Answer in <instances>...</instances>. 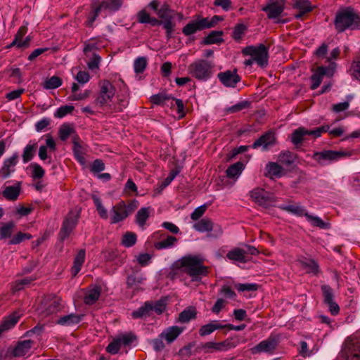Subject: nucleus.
Here are the masks:
<instances>
[{
	"mask_svg": "<svg viewBox=\"0 0 360 360\" xmlns=\"http://www.w3.org/2000/svg\"><path fill=\"white\" fill-rule=\"evenodd\" d=\"M178 269L191 278V281H200L203 276L208 274V267L203 264V259L196 255H186L175 262L174 264Z\"/></svg>",
	"mask_w": 360,
	"mask_h": 360,
	"instance_id": "nucleus-1",
	"label": "nucleus"
},
{
	"mask_svg": "<svg viewBox=\"0 0 360 360\" xmlns=\"http://www.w3.org/2000/svg\"><path fill=\"white\" fill-rule=\"evenodd\" d=\"M334 25L338 32H343L347 29H360V13L348 8L337 13Z\"/></svg>",
	"mask_w": 360,
	"mask_h": 360,
	"instance_id": "nucleus-2",
	"label": "nucleus"
},
{
	"mask_svg": "<svg viewBox=\"0 0 360 360\" xmlns=\"http://www.w3.org/2000/svg\"><path fill=\"white\" fill-rule=\"evenodd\" d=\"M214 63L205 59H198L188 67L189 75L200 81H207L214 75Z\"/></svg>",
	"mask_w": 360,
	"mask_h": 360,
	"instance_id": "nucleus-3",
	"label": "nucleus"
},
{
	"mask_svg": "<svg viewBox=\"0 0 360 360\" xmlns=\"http://www.w3.org/2000/svg\"><path fill=\"white\" fill-rule=\"evenodd\" d=\"M338 360H360V339L348 337L342 344Z\"/></svg>",
	"mask_w": 360,
	"mask_h": 360,
	"instance_id": "nucleus-4",
	"label": "nucleus"
},
{
	"mask_svg": "<svg viewBox=\"0 0 360 360\" xmlns=\"http://www.w3.org/2000/svg\"><path fill=\"white\" fill-rule=\"evenodd\" d=\"M243 56H250L259 67L268 65L269 49L263 44L257 46H248L242 49Z\"/></svg>",
	"mask_w": 360,
	"mask_h": 360,
	"instance_id": "nucleus-5",
	"label": "nucleus"
},
{
	"mask_svg": "<svg viewBox=\"0 0 360 360\" xmlns=\"http://www.w3.org/2000/svg\"><path fill=\"white\" fill-rule=\"evenodd\" d=\"M61 301L60 297L56 296L45 297L39 307V314L46 317L58 312L63 308Z\"/></svg>",
	"mask_w": 360,
	"mask_h": 360,
	"instance_id": "nucleus-6",
	"label": "nucleus"
},
{
	"mask_svg": "<svg viewBox=\"0 0 360 360\" xmlns=\"http://www.w3.org/2000/svg\"><path fill=\"white\" fill-rule=\"evenodd\" d=\"M115 93L113 85L108 80H103L100 83V92L95 102L96 105L103 106L111 101Z\"/></svg>",
	"mask_w": 360,
	"mask_h": 360,
	"instance_id": "nucleus-7",
	"label": "nucleus"
},
{
	"mask_svg": "<svg viewBox=\"0 0 360 360\" xmlns=\"http://www.w3.org/2000/svg\"><path fill=\"white\" fill-rule=\"evenodd\" d=\"M279 343V337L271 335L267 339L261 341L259 344L250 349L253 354L266 352L273 354Z\"/></svg>",
	"mask_w": 360,
	"mask_h": 360,
	"instance_id": "nucleus-8",
	"label": "nucleus"
},
{
	"mask_svg": "<svg viewBox=\"0 0 360 360\" xmlns=\"http://www.w3.org/2000/svg\"><path fill=\"white\" fill-rule=\"evenodd\" d=\"M285 0H269L262 11L266 13L269 19H276L281 15L285 9Z\"/></svg>",
	"mask_w": 360,
	"mask_h": 360,
	"instance_id": "nucleus-9",
	"label": "nucleus"
},
{
	"mask_svg": "<svg viewBox=\"0 0 360 360\" xmlns=\"http://www.w3.org/2000/svg\"><path fill=\"white\" fill-rule=\"evenodd\" d=\"M193 229L199 232L214 231L212 235L214 237H218L222 233V229L219 224H214L212 219L209 218H203L193 224Z\"/></svg>",
	"mask_w": 360,
	"mask_h": 360,
	"instance_id": "nucleus-10",
	"label": "nucleus"
},
{
	"mask_svg": "<svg viewBox=\"0 0 360 360\" xmlns=\"http://www.w3.org/2000/svg\"><path fill=\"white\" fill-rule=\"evenodd\" d=\"M276 142V134L272 131H268L257 139L252 145L254 149L262 148V150L265 151L269 148L275 146Z\"/></svg>",
	"mask_w": 360,
	"mask_h": 360,
	"instance_id": "nucleus-11",
	"label": "nucleus"
},
{
	"mask_svg": "<svg viewBox=\"0 0 360 360\" xmlns=\"http://www.w3.org/2000/svg\"><path fill=\"white\" fill-rule=\"evenodd\" d=\"M217 77L220 82L226 87L234 88L240 81V77L237 73V69L219 72L217 75Z\"/></svg>",
	"mask_w": 360,
	"mask_h": 360,
	"instance_id": "nucleus-12",
	"label": "nucleus"
},
{
	"mask_svg": "<svg viewBox=\"0 0 360 360\" xmlns=\"http://www.w3.org/2000/svg\"><path fill=\"white\" fill-rule=\"evenodd\" d=\"M343 156V153L335 150H323L322 152L315 153L313 158L321 166L326 165L329 162L337 160Z\"/></svg>",
	"mask_w": 360,
	"mask_h": 360,
	"instance_id": "nucleus-13",
	"label": "nucleus"
},
{
	"mask_svg": "<svg viewBox=\"0 0 360 360\" xmlns=\"http://www.w3.org/2000/svg\"><path fill=\"white\" fill-rule=\"evenodd\" d=\"M72 150L75 159L81 165H84L86 163V159L84 155L86 152V145L81 141L80 138L77 134L72 136Z\"/></svg>",
	"mask_w": 360,
	"mask_h": 360,
	"instance_id": "nucleus-14",
	"label": "nucleus"
},
{
	"mask_svg": "<svg viewBox=\"0 0 360 360\" xmlns=\"http://www.w3.org/2000/svg\"><path fill=\"white\" fill-rule=\"evenodd\" d=\"M207 29L204 18L197 16L195 19L190 21L182 29V33L185 36H191L198 31Z\"/></svg>",
	"mask_w": 360,
	"mask_h": 360,
	"instance_id": "nucleus-15",
	"label": "nucleus"
},
{
	"mask_svg": "<svg viewBox=\"0 0 360 360\" xmlns=\"http://www.w3.org/2000/svg\"><path fill=\"white\" fill-rule=\"evenodd\" d=\"M129 216L127 205L124 201H120L114 205L111 210V223L117 224L123 221Z\"/></svg>",
	"mask_w": 360,
	"mask_h": 360,
	"instance_id": "nucleus-16",
	"label": "nucleus"
},
{
	"mask_svg": "<svg viewBox=\"0 0 360 360\" xmlns=\"http://www.w3.org/2000/svg\"><path fill=\"white\" fill-rule=\"evenodd\" d=\"M149 6L154 10L159 18L162 19L173 18V15L171 14V9L169 6L166 3L165 1H162L161 0H153L152 1Z\"/></svg>",
	"mask_w": 360,
	"mask_h": 360,
	"instance_id": "nucleus-17",
	"label": "nucleus"
},
{
	"mask_svg": "<svg viewBox=\"0 0 360 360\" xmlns=\"http://www.w3.org/2000/svg\"><path fill=\"white\" fill-rule=\"evenodd\" d=\"M252 199L259 205L268 207L274 202L268 192L260 188H256L250 192Z\"/></svg>",
	"mask_w": 360,
	"mask_h": 360,
	"instance_id": "nucleus-18",
	"label": "nucleus"
},
{
	"mask_svg": "<svg viewBox=\"0 0 360 360\" xmlns=\"http://www.w3.org/2000/svg\"><path fill=\"white\" fill-rule=\"evenodd\" d=\"M18 155L14 153L11 157L4 162V165L0 169V178L5 179L15 171V167L18 163Z\"/></svg>",
	"mask_w": 360,
	"mask_h": 360,
	"instance_id": "nucleus-19",
	"label": "nucleus"
},
{
	"mask_svg": "<svg viewBox=\"0 0 360 360\" xmlns=\"http://www.w3.org/2000/svg\"><path fill=\"white\" fill-rule=\"evenodd\" d=\"M77 224V217L68 215L64 220L59 235L62 240L67 238Z\"/></svg>",
	"mask_w": 360,
	"mask_h": 360,
	"instance_id": "nucleus-20",
	"label": "nucleus"
},
{
	"mask_svg": "<svg viewBox=\"0 0 360 360\" xmlns=\"http://www.w3.org/2000/svg\"><path fill=\"white\" fill-rule=\"evenodd\" d=\"M330 69L326 67L320 66L319 67L316 72L311 75V89L312 90L316 89L321 84L323 77L325 75L332 76L333 72H329Z\"/></svg>",
	"mask_w": 360,
	"mask_h": 360,
	"instance_id": "nucleus-21",
	"label": "nucleus"
},
{
	"mask_svg": "<svg viewBox=\"0 0 360 360\" xmlns=\"http://www.w3.org/2000/svg\"><path fill=\"white\" fill-rule=\"evenodd\" d=\"M21 191V182L18 181L13 186H6L0 193L7 200L15 201L18 199Z\"/></svg>",
	"mask_w": 360,
	"mask_h": 360,
	"instance_id": "nucleus-22",
	"label": "nucleus"
},
{
	"mask_svg": "<svg viewBox=\"0 0 360 360\" xmlns=\"http://www.w3.org/2000/svg\"><path fill=\"white\" fill-rule=\"evenodd\" d=\"M184 328L179 326H171L160 333L161 338H164L168 344L173 342L183 332Z\"/></svg>",
	"mask_w": 360,
	"mask_h": 360,
	"instance_id": "nucleus-23",
	"label": "nucleus"
},
{
	"mask_svg": "<svg viewBox=\"0 0 360 360\" xmlns=\"http://www.w3.org/2000/svg\"><path fill=\"white\" fill-rule=\"evenodd\" d=\"M22 313L20 311H15L10 315L6 316L2 321L1 325L5 331H7L13 328L22 316Z\"/></svg>",
	"mask_w": 360,
	"mask_h": 360,
	"instance_id": "nucleus-24",
	"label": "nucleus"
},
{
	"mask_svg": "<svg viewBox=\"0 0 360 360\" xmlns=\"http://www.w3.org/2000/svg\"><path fill=\"white\" fill-rule=\"evenodd\" d=\"M224 326L219 321L214 320L208 323L207 324L202 326L199 330V335L201 337L209 335L212 333L214 330L219 329H223Z\"/></svg>",
	"mask_w": 360,
	"mask_h": 360,
	"instance_id": "nucleus-25",
	"label": "nucleus"
},
{
	"mask_svg": "<svg viewBox=\"0 0 360 360\" xmlns=\"http://www.w3.org/2000/svg\"><path fill=\"white\" fill-rule=\"evenodd\" d=\"M226 258L231 261L241 263L248 262L250 258H246L243 248H234L226 254Z\"/></svg>",
	"mask_w": 360,
	"mask_h": 360,
	"instance_id": "nucleus-26",
	"label": "nucleus"
},
{
	"mask_svg": "<svg viewBox=\"0 0 360 360\" xmlns=\"http://www.w3.org/2000/svg\"><path fill=\"white\" fill-rule=\"evenodd\" d=\"M82 315H79L77 314H70L61 316L56 321V323L65 326L75 325L79 323L82 321Z\"/></svg>",
	"mask_w": 360,
	"mask_h": 360,
	"instance_id": "nucleus-27",
	"label": "nucleus"
},
{
	"mask_svg": "<svg viewBox=\"0 0 360 360\" xmlns=\"http://www.w3.org/2000/svg\"><path fill=\"white\" fill-rule=\"evenodd\" d=\"M86 252L85 250L81 249L78 251L75 257L73 266L71 269V274L72 276H76L80 271L82 266L85 261Z\"/></svg>",
	"mask_w": 360,
	"mask_h": 360,
	"instance_id": "nucleus-28",
	"label": "nucleus"
},
{
	"mask_svg": "<svg viewBox=\"0 0 360 360\" xmlns=\"http://www.w3.org/2000/svg\"><path fill=\"white\" fill-rule=\"evenodd\" d=\"M224 34L221 30L212 31L207 37H205L202 41V44L210 45L214 44H221L224 41L222 36Z\"/></svg>",
	"mask_w": 360,
	"mask_h": 360,
	"instance_id": "nucleus-29",
	"label": "nucleus"
},
{
	"mask_svg": "<svg viewBox=\"0 0 360 360\" xmlns=\"http://www.w3.org/2000/svg\"><path fill=\"white\" fill-rule=\"evenodd\" d=\"M152 314V308L150 302L148 301L143 305L140 307L138 309L134 310L131 313V316L134 319H143L150 316Z\"/></svg>",
	"mask_w": 360,
	"mask_h": 360,
	"instance_id": "nucleus-30",
	"label": "nucleus"
},
{
	"mask_svg": "<svg viewBox=\"0 0 360 360\" xmlns=\"http://www.w3.org/2000/svg\"><path fill=\"white\" fill-rule=\"evenodd\" d=\"M33 342L30 340L21 341L14 348L13 354L14 356H22L25 355L32 347Z\"/></svg>",
	"mask_w": 360,
	"mask_h": 360,
	"instance_id": "nucleus-31",
	"label": "nucleus"
},
{
	"mask_svg": "<svg viewBox=\"0 0 360 360\" xmlns=\"http://www.w3.org/2000/svg\"><path fill=\"white\" fill-rule=\"evenodd\" d=\"M266 169L268 173L266 176H269L271 178L282 176L284 171L281 165L274 162H269L266 166Z\"/></svg>",
	"mask_w": 360,
	"mask_h": 360,
	"instance_id": "nucleus-32",
	"label": "nucleus"
},
{
	"mask_svg": "<svg viewBox=\"0 0 360 360\" xmlns=\"http://www.w3.org/2000/svg\"><path fill=\"white\" fill-rule=\"evenodd\" d=\"M101 288L100 286H95L89 290L85 295L84 301L88 305L94 304L100 297Z\"/></svg>",
	"mask_w": 360,
	"mask_h": 360,
	"instance_id": "nucleus-33",
	"label": "nucleus"
},
{
	"mask_svg": "<svg viewBox=\"0 0 360 360\" xmlns=\"http://www.w3.org/2000/svg\"><path fill=\"white\" fill-rule=\"evenodd\" d=\"M297 158V155L295 153L290 152L289 150H285L281 152L278 157V161L281 165H284L285 166H290L293 164Z\"/></svg>",
	"mask_w": 360,
	"mask_h": 360,
	"instance_id": "nucleus-34",
	"label": "nucleus"
},
{
	"mask_svg": "<svg viewBox=\"0 0 360 360\" xmlns=\"http://www.w3.org/2000/svg\"><path fill=\"white\" fill-rule=\"evenodd\" d=\"M243 169L244 164L242 162L238 161L230 165L227 168L226 171V176L231 179L238 178L240 175Z\"/></svg>",
	"mask_w": 360,
	"mask_h": 360,
	"instance_id": "nucleus-35",
	"label": "nucleus"
},
{
	"mask_svg": "<svg viewBox=\"0 0 360 360\" xmlns=\"http://www.w3.org/2000/svg\"><path fill=\"white\" fill-rule=\"evenodd\" d=\"M278 208L300 217L305 216V214H307L304 208L297 204L281 205L278 206Z\"/></svg>",
	"mask_w": 360,
	"mask_h": 360,
	"instance_id": "nucleus-36",
	"label": "nucleus"
},
{
	"mask_svg": "<svg viewBox=\"0 0 360 360\" xmlns=\"http://www.w3.org/2000/svg\"><path fill=\"white\" fill-rule=\"evenodd\" d=\"M150 214V207H142L136 213V222L141 227L144 228L147 219L149 218Z\"/></svg>",
	"mask_w": 360,
	"mask_h": 360,
	"instance_id": "nucleus-37",
	"label": "nucleus"
},
{
	"mask_svg": "<svg viewBox=\"0 0 360 360\" xmlns=\"http://www.w3.org/2000/svg\"><path fill=\"white\" fill-rule=\"evenodd\" d=\"M122 4V0H103L99 6L102 10L117 11L121 8Z\"/></svg>",
	"mask_w": 360,
	"mask_h": 360,
	"instance_id": "nucleus-38",
	"label": "nucleus"
},
{
	"mask_svg": "<svg viewBox=\"0 0 360 360\" xmlns=\"http://www.w3.org/2000/svg\"><path fill=\"white\" fill-rule=\"evenodd\" d=\"M37 149V143L27 144L23 149L22 158L24 163L30 162L34 156Z\"/></svg>",
	"mask_w": 360,
	"mask_h": 360,
	"instance_id": "nucleus-39",
	"label": "nucleus"
},
{
	"mask_svg": "<svg viewBox=\"0 0 360 360\" xmlns=\"http://www.w3.org/2000/svg\"><path fill=\"white\" fill-rule=\"evenodd\" d=\"M197 311L194 307H188L183 310L179 315V321L188 323L196 318Z\"/></svg>",
	"mask_w": 360,
	"mask_h": 360,
	"instance_id": "nucleus-40",
	"label": "nucleus"
},
{
	"mask_svg": "<svg viewBox=\"0 0 360 360\" xmlns=\"http://www.w3.org/2000/svg\"><path fill=\"white\" fill-rule=\"evenodd\" d=\"M302 266L307 270V273H312L316 275L319 271L318 264L313 259H304L299 260Z\"/></svg>",
	"mask_w": 360,
	"mask_h": 360,
	"instance_id": "nucleus-41",
	"label": "nucleus"
},
{
	"mask_svg": "<svg viewBox=\"0 0 360 360\" xmlns=\"http://www.w3.org/2000/svg\"><path fill=\"white\" fill-rule=\"evenodd\" d=\"M307 129L304 127H299L294 130L291 134L292 143L295 146L301 144L304 141V136L307 135Z\"/></svg>",
	"mask_w": 360,
	"mask_h": 360,
	"instance_id": "nucleus-42",
	"label": "nucleus"
},
{
	"mask_svg": "<svg viewBox=\"0 0 360 360\" xmlns=\"http://www.w3.org/2000/svg\"><path fill=\"white\" fill-rule=\"evenodd\" d=\"M75 128L70 124H63L60 126L58 130V136L61 141H66L68 137L75 134Z\"/></svg>",
	"mask_w": 360,
	"mask_h": 360,
	"instance_id": "nucleus-43",
	"label": "nucleus"
},
{
	"mask_svg": "<svg viewBox=\"0 0 360 360\" xmlns=\"http://www.w3.org/2000/svg\"><path fill=\"white\" fill-rule=\"evenodd\" d=\"M15 227V224L13 221L4 224L0 228V239L11 238Z\"/></svg>",
	"mask_w": 360,
	"mask_h": 360,
	"instance_id": "nucleus-44",
	"label": "nucleus"
},
{
	"mask_svg": "<svg viewBox=\"0 0 360 360\" xmlns=\"http://www.w3.org/2000/svg\"><path fill=\"white\" fill-rule=\"evenodd\" d=\"M177 242V238L173 236H168L167 238L157 242L154 244V247L157 250L166 249L173 247Z\"/></svg>",
	"mask_w": 360,
	"mask_h": 360,
	"instance_id": "nucleus-45",
	"label": "nucleus"
},
{
	"mask_svg": "<svg viewBox=\"0 0 360 360\" xmlns=\"http://www.w3.org/2000/svg\"><path fill=\"white\" fill-rule=\"evenodd\" d=\"M219 347H218L217 342H207L205 343H201L198 345L196 349V352H200L203 351L205 353H212L214 352L219 351Z\"/></svg>",
	"mask_w": 360,
	"mask_h": 360,
	"instance_id": "nucleus-46",
	"label": "nucleus"
},
{
	"mask_svg": "<svg viewBox=\"0 0 360 360\" xmlns=\"http://www.w3.org/2000/svg\"><path fill=\"white\" fill-rule=\"evenodd\" d=\"M305 217L313 226L323 229H328L330 228V224L323 221L321 218L318 217L313 216L307 213L305 214Z\"/></svg>",
	"mask_w": 360,
	"mask_h": 360,
	"instance_id": "nucleus-47",
	"label": "nucleus"
},
{
	"mask_svg": "<svg viewBox=\"0 0 360 360\" xmlns=\"http://www.w3.org/2000/svg\"><path fill=\"white\" fill-rule=\"evenodd\" d=\"M170 107L176 110L179 119H181L186 115L184 104L182 100L172 98L170 102Z\"/></svg>",
	"mask_w": 360,
	"mask_h": 360,
	"instance_id": "nucleus-48",
	"label": "nucleus"
},
{
	"mask_svg": "<svg viewBox=\"0 0 360 360\" xmlns=\"http://www.w3.org/2000/svg\"><path fill=\"white\" fill-rule=\"evenodd\" d=\"M173 97L165 92L153 95L150 97V101L155 105H165L167 101H172Z\"/></svg>",
	"mask_w": 360,
	"mask_h": 360,
	"instance_id": "nucleus-49",
	"label": "nucleus"
},
{
	"mask_svg": "<svg viewBox=\"0 0 360 360\" xmlns=\"http://www.w3.org/2000/svg\"><path fill=\"white\" fill-rule=\"evenodd\" d=\"M150 306L152 312L155 311L157 314L160 315L166 309L167 299L161 298L155 302H150Z\"/></svg>",
	"mask_w": 360,
	"mask_h": 360,
	"instance_id": "nucleus-50",
	"label": "nucleus"
},
{
	"mask_svg": "<svg viewBox=\"0 0 360 360\" xmlns=\"http://www.w3.org/2000/svg\"><path fill=\"white\" fill-rule=\"evenodd\" d=\"M32 238V236L30 233L19 231L10 239L8 244L9 245L20 244L22 241H24L25 240H30Z\"/></svg>",
	"mask_w": 360,
	"mask_h": 360,
	"instance_id": "nucleus-51",
	"label": "nucleus"
},
{
	"mask_svg": "<svg viewBox=\"0 0 360 360\" xmlns=\"http://www.w3.org/2000/svg\"><path fill=\"white\" fill-rule=\"evenodd\" d=\"M62 84V79L58 76H53L47 79L44 83V88L46 89H54Z\"/></svg>",
	"mask_w": 360,
	"mask_h": 360,
	"instance_id": "nucleus-52",
	"label": "nucleus"
},
{
	"mask_svg": "<svg viewBox=\"0 0 360 360\" xmlns=\"http://www.w3.org/2000/svg\"><path fill=\"white\" fill-rule=\"evenodd\" d=\"M173 18H167L162 22V25L163 28L166 30V37L167 39L169 40L172 37V33L174 31V27L176 26L175 22L172 21Z\"/></svg>",
	"mask_w": 360,
	"mask_h": 360,
	"instance_id": "nucleus-53",
	"label": "nucleus"
},
{
	"mask_svg": "<svg viewBox=\"0 0 360 360\" xmlns=\"http://www.w3.org/2000/svg\"><path fill=\"white\" fill-rule=\"evenodd\" d=\"M147 66V58L146 57H139L134 63V68L136 73H142Z\"/></svg>",
	"mask_w": 360,
	"mask_h": 360,
	"instance_id": "nucleus-54",
	"label": "nucleus"
},
{
	"mask_svg": "<svg viewBox=\"0 0 360 360\" xmlns=\"http://www.w3.org/2000/svg\"><path fill=\"white\" fill-rule=\"evenodd\" d=\"M136 235L133 232H127L122 239V243L127 248L132 247L136 244Z\"/></svg>",
	"mask_w": 360,
	"mask_h": 360,
	"instance_id": "nucleus-55",
	"label": "nucleus"
},
{
	"mask_svg": "<svg viewBox=\"0 0 360 360\" xmlns=\"http://www.w3.org/2000/svg\"><path fill=\"white\" fill-rule=\"evenodd\" d=\"M101 10L102 9L99 5H98L96 7H94V6H92V11L90 12L88 16V19L85 22V25L86 27H91L93 26L94 21L96 20Z\"/></svg>",
	"mask_w": 360,
	"mask_h": 360,
	"instance_id": "nucleus-56",
	"label": "nucleus"
},
{
	"mask_svg": "<svg viewBox=\"0 0 360 360\" xmlns=\"http://www.w3.org/2000/svg\"><path fill=\"white\" fill-rule=\"evenodd\" d=\"M92 199L101 217L106 219L108 218L107 211L103 206L101 199L96 195H93Z\"/></svg>",
	"mask_w": 360,
	"mask_h": 360,
	"instance_id": "nucleus-57",
	"label": "nucleus"
},
{
	"mask_svg": "<svg viewBox=\"0 0 360 360\" xmlns=\"http://www.w3.org/2000/svg\"><path fill=\"white\" fill-rule=\"evenodd\" d=\"M321 292L323 296V302L326 304L328 302L334 300L333 290L328 285H321Z\"/></svg>",
	"mask_w": 360,
	"mask_h": 360,
	"instance_id": "nucleus-58",
	"label": "nucleus"
},
{
	"mask_svg": "<svg viewBox=\"0 0 360 360\" xmlns=\"http://www.w3.org/2000/svg\"><path fill=\"white\" fill-rule=\"evenodd\" d=\"M237 343L233 338H227L222 342H217L218 347L220 348L219 351H226L234 348L237 346Z\"/></svg>",
	"mask_w": 360,
	"mask_h": 360,
	"instance_id": "nucleus-59",
	"label": "nucleus"
},
{
	"mask_svg": "<svg viewBox=\"0 0 360 360\" xmlns=\"http://www.w3.org/2000/svg\"><path fill=\"white\" fill-rule=\"evenodd\" d=\"M350 72L354 77L360 80V55L352 63Z\"/></svg>",
	"mask_w": 360,
	"mask_h": 360,
	"instance_id": "nucleus-60",
	"label": "nucleus"
},
{
	"mask_svg": "<svg viewBox=\"0 0 360 360\" xmlns=\"http://www.w3.org/2000/svg\"><path fill=\"white\" fill-rule=\"evenodd\" d=\"M32 168V176L34 179H41L45 174L44 169L37 163L31 165Z\"/></svg>",
	"mask_w": 360,
	"mask_h": 360,
	"instance_id": "nucleus-61",
	"label": "nucleus"
},
{
	"mask_svg": "<svg viewBox=\"0 0 360 360\" xmlns=\"http://www.w3.org/2000/svg\"><path fill=\"white\" fill-rule=\"evenodd\" d=\"M74 110V106L72 105H63L58 108L56 112L54 113L56 117L62 118L69 113H71Z\"/></svg>",
	"mask_w": 360,
	"mask_h": 360,
	"instance_id": "nucleus-62",
	"label": "nucleus"
},
{
	"mask_svg": "<svg viewBox=\"0 0 360 360\" xmlns=\"http://www.w3.org/2000/svg\"><path fill=\"white\" fill-rule=\"evenodd\" d=\"M246 30V27L243 24H238L236 25V27L233 29V33H232V37L235 40H240L241 39L243 35L244 34V32Z\"/></svg>",
	"mask_w": 360,
	"mask_h": 360,
	"instance_id": "nucleus-63",
	"label": "nucleus"
},
{
	"mask_svg": "<svg viewBox=\"0 0 360 360\" xmlns=\"http://www.w3.org/2000/svg\"><path fill=\"white\" fill-rule=\"evenodd\" d=\"M105 169V164L101 159H96L93 161L90 170L93 174H98Z\"/></svg>",
	"mask_w": 360,
	"mask_h": 360,
	"instance_id": "nucleus-64",
	"label": "nucleus"
}]
</instances>
